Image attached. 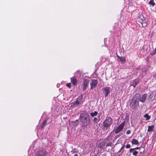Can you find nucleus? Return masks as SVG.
Returning <instances> with one entry per match:
<instances>
[{
	"label": "nucleus",
	"instance_id": "obj_17",
	"mask_svg": "<svg viewBox=\"0 0 156 156\" xmlns=\"http://www.w3.org/2000/svg\"><path fill=\"white\" fill-rule=\"evenodd\" d=\"M154 128V125H152L148 126V128L147 129V131L148 132H150L152 131Z\"/></svg>",
	"mask_w": 156,
	"mask_h": 156
},
{
	"label": "nucleus",
	"instance_id": "obj_13",
	"mask_svg": "<svg viewBox=\"0 0 156 156\" xmlns=\"http://www.w3.org/2000/svg\"><path fill=\"white\" fill-rule=\"evenodd\" d=\"M70 80L71 82L74 86H76L77 85V80L75 77L71 78Z\"/></svg>",
	"mask_w": 156,
	"mask_h": 156
},
{
	"label": "nucleus",
	"instance_id": "obj_26",
	"mask_svg": "<svg viewBox=\"0 0 156 156\" xmlns=\"http://www.w3.org/2000/svg\"><path fill=\"white\" fill-rule=\"evenodd\" d=\"M93 121L94 122L98 123V119L96 117H94L93 120Z\"/></svg>",
	"mask_w": 156,
	"mask_h": 156
},
{
	"label": "nucleus",
	"instance_id": "obj_25",
	"mask_svg": "<svg viewBox=\"0 0 156 156\" xmlns=\"http://www.w3.org/2000/svg\"><path fill=\"white\" fill-rule=\"evenodd\" d=\"M112 142H109L106 145V147H107L108 146L112 147Z\"/></svg>",
	"mask_w": 156,
	"mask_h": 156
},
{
	"label": "nucleus",
	"instance_id": "obj_8",
	"mask_svg": "<svg viewBox=\"0 0 156 156\" xmlns=\"http://www.w3.org/2000/svg\"><path fill=\"white\" fill-rule=\"evenodd\" d=\"M89 80L88 79H85L83 80L82 83L83 90L84 91L87 89V88L89 84Z\"/></svg>",
	"mask_w": 156,
	"mask_h": 156
},
{
	"label": "nucleus",
	"instance_id": "obj_10",
	"mask_svg": "<svg viewBox=\"0 0 156 156\" xmlns=\"http://www.w3.org/2000/svg\"><path fill=\"white\" fill-rule=\"evenodd\" d=\"M82 98V95H80L76 99V101L75 102H74L75 103L76 105L77 106L80 103V102L81 101Z\"/></svg>",
	"mask_w": 156,
	"mask_h": 156
},
{
	"label": "nucleus",
	"instance_id": "obj_14",
	"mask_svg": "<svg viewBox=\"0 0 156 156\" xmlns=\"http://www.w3.org/2000/svg\"><path fill=\"white\" fill-rule=\"evenodd\" d=\"M155 98V96L154 95V93L151 92L149 95L148 97V99L149 101H152L154 100Z\"/></svg>",
	"mask_w": 156,
	"mask_h": 156
},
{
	"label": "nucleus",
	"instance_id": "obj_12",
	"mask_svg": "<svg viewBox=\"0 0 156 156\" xmlns=\"http://www.w3.org/2000/svg\"><path fill=\"white\" fill-rule=\"evenodd\" d=\"M117 57L119 60L122 64L126 62V58L125 57H120L118 55H117Z\"/></svg>",
	"mask_w": 156,
	"mask_h": 156
},
{
	"label": "nucleus",
	"instance_id": "obj_23",
	"mask_svg": "<svg viewBox=\"0 0 156 156\" xmlns=\"http://www.w3.org/2000/svg\"><path fill=\"white\" fill-rule=\"evenodd\" d=\"M140 95L138 93L136 94L135 96V97L136 99L140 98Z\"/></svg>",
	"mask_w": 156,
	"mask_h": 156
},
{
	"label": "nucleus",
	"instance_id": "obj_1",
	"mask_svg": "<svg viewBox=\"0 0 156 156\" xmlns=\"http://www.w3.org/2000/svg\"><path fill=\"white\" fill-rule=\"evenodd\" d=\"M89 117V115L86 112L84 111L80 112V119L82 126H86L89 123L90 119Z\"/></svg>",
	"mask_w": 156,
	"mask_h": 156
},
{
	"label": "nucleus",
	"instance_id": "obj_30",
	"mask_svg": "<svg viewBox=\"0 0 156 156\" xmlns=\"http://www.w3.org/2000/svg\"><path fill=\"white\" fill-rule=\"evenodd\" d=\"M71 107H73V106H74V105H76L75 103L74 102H73L72 103H71Z\"/></svg>",
	"mask_w": 156,
	"mask_h": 156
},
{
	"label": "nucleus",
	"instance_id": "obj_29",
	"mask_svg": "<svg viewBox=\"0 0 156 156\" xmlns=\"http://www.w3.org/2000/svg\"><path fill=\"white\" fill-rule=\"evenodd\" d=\"M125 147V145L124 144L121 147V148L120 149V150L119 151V152H120L124 148V147Z\"/></svg>",
	"mask_w": 156,
	"mask_h": 156
},
{
	"label": "nucleus",
	"instance_id": "obj_24",
	"mask_svg": "<svg viewBox=\"0 0 156 156\" xmlns=\"http://www.w3.org/2000/svg\"><path fill=\"white\" fill-rule=\"evenodd\" d=\"M138 152L137 151H133V154L135 156H136V155L137 154Z\"/></svg>",
	"mask_w": 156,
	"mask_h": 156
},
{
	"label": "nucleus",
	"instance_id": "obj_7",
	"mask_svg": "<svg viewBox=\"0 0 156 156\" xmlns=\"http://www.w3.org/2000/svg\"><path fill=\"white\" fill-rule=\"evenodd\" d=\"M110 88L109 87H105L102 89V91L103 93L105 94V97L108 96L109 94L110 90Z\"/></svg>",
	"mask_w": 156,
	"mask_h": 156
},
{
	"label": "nucleus",
	"instance_id": "obj_22",
	"mask_svg": "<svg viewBox=\"0 0 156 156\" xmlns=\"http://www.w3.org/2000/svg\"><path fill=\"white\" fill-rule=\"evenodd\" d=\"M156 54V48H155V49L153 51L150 53V54L152 55H154Z\"/></svg>",
	"mask_w": 156,
	"mask_h": 156
},
{
	"label": "nucleus",
	"instance_id": "obj_31",
	"mask_svg": "<svg viewBox=\"0 0 156 156\" xmlns=\"http://www.w3.org/2000/svg\"><path fill=\"white\" fill-rule=\"evenodd\" d=\"M131 131L130 130H128L126 131V134H129L130 133Z\"/></svg>",
	"mask_w": 156,
	"mask_h": 156
},
{
	"label": "nucleus",
	"instance_id": "obj_15",
	"mask_svg": "<svg viewBox=\"0 0 156 156\" xmlns=\"http://www.w3.org/2000/svg\"><path fill=\"white\" fill-rule=\"evenodd\" d=\"M131 143L133 144L138 145L139 144V142L138 140L135 139H133Z\"/></svg>",
	"mask_w": 156,
	"mask_h": 156
},
{
	"label": "nucleus",
	"instance_id": "obj_21",
	"mask_svg": "<svg viewBox=\"0 0 156 156\" xmlns=\"http://www.w3.org/2000/svg\"><path fill=\"white\" fill-rule=\"evenodd\" d=\"M137 82L135 80H133V85L134 87L136 86L137 84Z\"/></svg>",
	"mask_w": 156,
	"mask_h": 156
},
{
	"label": "nucleus",
	"instance_id": "obj_2",
	"mask_svg": "<svg viewBox=\"0 0 156 156\" xmlns=\"http://www.w3.org/2000/svg\"><path fill=\"white\" fill-rule=\"evenodd\" d=\"M113 123V120L110 116H107L103 122L101 129L103 131H105L110 128Z\"/></svg>",
	"mask_w": 156,
	"mask_h": 156
},
{
	"label": "nucleus",
	"instance_id": "obj_34",
	"mask_svg": "<svg viewBox=\"0 0 156 156\" xmlns=\"http://www.w3.org/2000/svg\"><path fill=\"white\" fill-rule=\"evenodd\" d=\"M134 148L135 149H135H139V147H136V148Z\"/></svg>",
	"mask_w": 156,
	"mask_h": 156
},
{
	"label": "nucleus",
	"instance_id": "obj_6",
	"mask_svg": "<svg viewBox=\"0 0 156 156\" xmlns=\"http://www.w3.org/2000/svg\"><path fill=\"white\" fill-rule=\"evenodd\" d=\"M47 152L44 149H41L37 152L36 156H46Z\"/></svg>",
	"mask_w": 156,
	"mask_h": 156
},
{
	"label": "nucleus",
	"instance_id": "obj_33",
	"mask_svg": "<svg viewBox=\"0 0 156 156\" xmlns=\"http://www.w3.org/2000/svg\"><path fill=\"white\" fill-rule=\"evenodd\" d=\"M101 156H107V154L106 153H104L101 155Z\"/></svg>",
	"mask_w": 156,
	"mask_h": 156
},
{
	"label": "nucleus",
	"instance_id": "obj_18",
	"mask_svg": "<svg viewBox=\"0 0 156 156\" xmlns=\"http://www.w3.org/2000/svg\"><path fill=\"white\" fill-rule=\"evenodd\" d=\"M144 117L146 118V120H147L150 119L151 117L147 113H146L144 115Z\"/></svg>",
	"mask_w": 156,
	"mask_h": 156
},
{
	"label": "nucleus",
	"instance_id": "obj_19",
	"mask_svg": "<svg viewBox=\"0 0 156 156\" xmlns=\"http://www.w3.org/2000/svg\"><path fill=\"white\" fill-rule=\"evenodd\" d=\"M98 112L95 111L94 112H91L90 114L92 117H94L95 116H96L98 115Z\"/></svg>",
	"mask_w": 156,
	"mask_h": 156
},
{
	"label": "nucleus",
	"instance_id": "obj_5",
	"mask_svg": "<svg viewBox=\"0 0 156 156\" xmlns=\"http://www.w3.org/2000/svg\"><path fill=\"white\" fill-rule=\"evenodd\" d=\"M125 124V122L124 121L116 128L115 129V134H118L119 132L122 131L124 127Z\"/></svg>",
	"mask_w": 156,
	"mask_h": 156
},
{
	"label": "nucleus",
	"instance_id": "obj_11",
	"mask_svg": "<svg viewBox=\"0 0 156 156\" xmlns=\"http://www.w3.org/2000/svg\"><path fill=\"white\" fill-rule=\"evenodd\" d=\"M147 97V94L146 93L142 95L139 100V101L142 103L145 102Z\"/></svg>",
	"mask_w": 156,
	"mask_h": 156
},
{
	"label": "nucleus",
	"instance_id": "obj_28",
	"mask_svg": "<svg viewBox=\"0 0 156 156\" xmlns=\"http://www.w3.org/2000/svg\"><path fill=\"white\" fill-rule=\"evenodd\" d=\"M131 147V146H130V144H127L126 146V148H130Z\"/></svg>",
	"mask_w": 156,
	"mask_h": 156
},
{
	"label": "nucleus",
	"instance_id": "obj_35",
	"mask_svg": "<svg viewBox=\"0 0 156 156\" xmlns=\"http://www.w3.org/2000/svg\"><path fill=\"white\" fill-rule=\"evenodd\" d=\"M74 156H78V154H75L74 155Z\"/></svg>",
	"mask_w": 156,
	"mask_h": 156
},
{
	"label": "nucleus",
	"instance_id": "obj_20",
	"mask_svg": "<svg viewBox=\"0 0 156 156\" xmlns=\"http://www.w3.org/2000/svg\"><path fill=\"white\" fill-rule=\"evenodd\" d=\"M149 4L151 5L152 6H154L155 5V3L154 2V0H151L149 2Z\"/></svg>",
	"mask_w": 156,
	"mask_h": 156
},
{
	"label": "nucleus",
	"instance_id": "obj_32",
	"mask_svg": "<svg viewBox=\"0 0 156 156\" xmlns=\"http://www.w3.org/2000/svg\"><path fill=\"white\" fill-rule=\"evenodd\" d=\"M134 150H135V149H134V148H130L129 149V151L130 152H132V151H133Z\"/></svg>",
	"mask_w": 156,
	"mask_h": 156
},
{
	"label": "nucleus",
	"instance_id": "obj_9",
	"mask_svg": "<svg viewBox=\"0 0 156 156\" xmlns=\"http://www.w3.org/2000/svg\"><path fill=\"white\" fill-rule=\"evenodd\" d=\"M98 83V80L95 79H91V82L90 83V89H92L96 87Z\"/></svg>",
	"mask_w": 156,
	"mask_h": 156
},
{
	"label": "nucleus",
	"instance_id": "obj_3",
	"mask_svg": "<svg viewBox=\"0 0 156 156\" xmlns=\"http://www.w3.org/2000/svg\"><path fill=\"white\" fill-rule=\"evenodd\" d=\"M136 21L138 24L139 25L141 24L143 27H146L147 25V23L145 18L142 14H140L137 17Z\"/></svg>",
	"mask_w": 156,
	"mask_h": 156
},
{
	"label": "nucleus",
	"instance_id": "obj_27",
	"mask_svg": "<svg viewBox=\"0 0 156 156\" xmlns=\"http://www.w3.org/2000/svg\"><path fill=\"white\" fill-rule=\"evenodd\" d=\"M66 86L70 88L71 87V84L70 83H67L66 84Z\"/></svg>",
	"mask_w": 156,
	"mask_h": 156
},
{
	"label": "nucleus",
	"instance_id": "obj_4",
	"mask_svg": "<svg viewBox=\"0 0 156 156\" xmlns=\"http://www.w3.org/2000/svg\"><path fill=\"white\" fill-rule=\"evenodd\" d=\"M139 105L138 101L136 100L133 99L130 104V108L133 110H135Z\"/></svg>",
	"mask_w": 156,
	"mask_h": 156
},
{
	"label": "nucleus",
	"instance_id": "obj_16",
	"mask_svg": "<svg viewBox=\"0 0 156 156\" xmlns=\"http://www.w3.org/2000/svg\"><path fill=\"white\" fill-rule=\"evenodd\" d=\"M47 120L48 119H47L44 120L41 126V128L43 129L44 127V126L47 125Z\"/></svg>",
	"mask_w": 156,
	"mask_h": 156
}]
</instances>
